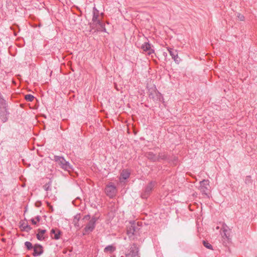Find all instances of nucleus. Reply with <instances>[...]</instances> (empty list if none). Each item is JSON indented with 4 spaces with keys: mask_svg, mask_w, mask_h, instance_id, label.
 <instances>
[{
    "mask_svg": "<svg viewBox=\"0 0 257 257\" xmlns=\"http://www.w3.org/2000/svg\"><path fill=\"white\" fill-rule=\"evenodd\" d=\"M203 244L204 246L205 247H206L207 248L213 250L212 246L208 241L204 240L203 241Z\"/></svg>",
    "mask_w": 257,
    "mask_h": 257,
    "instance_id": "obj_25",
    "label": "nucleus"
},
{
    "mask_svg": "<svg viewBox=\"0 0 257 257\" xmlns=\"http://www.w3.org/2000/svg\"><path fill=\"white\" fill-rule=\"evenodd\" d=\"M146 156L149 160L153 162H157L158 160L157 156L152 152L146 153Z\"/></svg>",
    "mask_w": 257,
    "mask_h": 257,
    "instance_id": "obj_14",
    "label": "nucleus"
},
{
    "mask_svg": "<svg viewBox=\"0 0 257 257\" xmlns=\"http://www.w3.org/2000/svg\"><path fill=\"white\" fill-rule=\"evenodd\" d=\"M156 185V182L155 181L150 182L146 186L144 192L142 194V197L143 198H147L148 197V196L150 194L151 192H152Z\"/></svg>",
    "mask_w": 257,
    "mask_h": 257,
    "instance_id": "obj_7",
    "label": "nucleus"
},
{
    "mask_svg": "<svg viewBox=\"0 0 257 257\" xmlns=\"http://www.w3.org/2000/svg\"><path fill=\"white\" fill-rule=\"evenodd\" d=\"M245 183L247 185H250L252 184V180L250 176H247L245 179Z\"/></svg>",
    "mask_w": 257,
    "mask_h": 257,
    "instance_id": "obj_26",
    "label": "nucleus"
},
{
    "mask_svg": "<svg viewBox=\"0 0 257 257\" xmlns=\"http://www.w3.org/2000/svg\"><path fill=\"white\" fill-rule=\"evenodd\" d=\"M138 251V247L137 244H133L130 248V252L126 254V257H140Z\"/></svg>",
    "mask_w": 257,
    "mask_h": 257,
    "instance_id": "obj_9",
    "label": "nucleus"
},
{
    "mask_svg": "<svg viewBox=\"0 0 257 257\" xmlns=\"http://www.w3.org/2000/svg\"><path fill=\"white\" fill-rule=\"evenodd\" d=\"M34 96L31 94H27L25 96V99L30 102H32L34 99Z\"/></svg>",
    "mask_w": 257,
    "mask_h": 257,
    "instance_id": "obj_22",
    "label": "nucleus"
},
{
    "mask_svg": "<svg viewBox=\"0 0 257 257\" xmlns=\"http://www.w3.org/2000/svg\"><path fill=\"white\" fill-rule=\"evenodd\" d=\"M99 20H101L100 18L99 13L97 12L93 13L92 22Z\"/></svg>",
    "mask_w": 257,
    "mask_h": 257,
    "instance_id": "obj_21",
    "label": "nucleus"
},
{
    "mask_svg": "<svg viewBox=\"0 0 257 257\" xmlns=\"http://www.w3.org/2000/svg\"><path fill=\"white\" fill-rule=\"evenodd\" d=\"M130 173L127 170H123L120 174V179L126 180L130 177Z\"/></svg>",
    "mask_w": 257,
    "mask_h": 257,
    "instance_id": "obj_15",
    "label": "nucleus"
},
{
    "mask_svg": "<svg viewBox=\"0 0 257 257\" xmlns=\"http://www.w3.org/2000/svg\"><path fill=\"white\" fill-rule=\"evenodd\" d=\"M139 229L138 222H130V224L127 227V234L130 236L136 235L138 233Z\"/></svg>",
    "mask_w": 257,
    "mask_h": 257,
    "instance_id": "obj_4",
    "label": "nucleus"
},
{
    "mask_svg": "<svg viewBox=\"0 0 257 257\" xmlns=\"http://www.w3.org/2000/svg\"><path fill=\"white\" fill-rule=\"evenodd\" d=\"M54 160L58 163L60 168L65 171L69 172L72 169V166L62 157L54 156Z\"/></svg>",
    "mask_w": 257,
    "mask_h": 257,
    "instance_id": "obj_1",
    "label": "nucleus"
},
{
    "mask_svg": "<svg viewBox=\"0 0 257 257\" xmlns=\"http://www.w3.org/2000/svg\"><path fill=\"white\" fill-rule=\"evenodd\" d=\"M115 250V247L112 245H108L106 247H105L104 249V251L105 252H109V253H112Z\"/></svg>",
    "mask_w": 257,
    "mask_h": 257,
    "instance_id": "obj_19",
    "label": "nucleus"
},
{
    "mask_svg": "<svg viewBox=\"0 0 257 257\" xmlns=\"http://www.w3.org/2000/svg\"><path fill=\"white\" fill-rule=\"evenodd\" d=\"M33 255L34 256H39L43 253V247L39 244H36L34 246Z\"/></svg>",
    "mask_w": 257,
    "mask_h": 257,
    "instance_id": "obj_10",
    "label": "nucleus"
},
{
    "mask_svg": "<svg viewBox=\"0 0 257 257\" xmlns=\"http://www.w3.org/2000/svg\"><path fill=\"white\" fill-rule=\"evenodd\" d=\"M168 50L170 55L171 56L172 59H174L175 62L178 64L180 61V59L179 58L178 56V52L177 50H174L172 48H168Z\"/></svg>",
    "mask_w": 257,
    "mask_h": 257,
    "instance_id": "obj_11",
    "label": "nucleus"
},
{
    "mask_svg": "<svg viewBox=\"0 0 257 257\" xmlns=\"http://www.w3.org/2000/svg\"><path fill=\"white\" fill-rule=\"evenodd\" d=\"M83 219L85 220H89L90 219V216L89 215H85Z\"/></svg>",
    "mask_w": 257,
    "mask_h": 257,
    "instance_id": "obj_29",
    "label": "nucleus"
},
{
    "mask_svg": "<svg viewBox=\"0 0 257 257\" xmlns=\"http://www.w3.org/2000/svg\"><path fill=\"white\" fill-rule=\"evenodd\" d=\"M40 206L39 204H38L37 206Z\"/></svg>",
    "mask_w": 257,
    "mask_h": 257,
    "instance_id": "obj_35",
    "label": "nucleus"
},
{
    "mask_svg": "<svg viewBox=\"0 0 257 257\" xmlns=\"http://www.w3.org/2000/svg\"><path fill=\"white\" fill-rule=\"evenodd\" d=\"M31 221L33 224L36 225L37 224V221L35 220L34 218L31 219Z\"/></svg>",
    "mask_w": 257,
    "mask_h": 257,
    "instance_id": "obj_30",
    "label": "nucleus"
},
{
    "mask_svg": "<svg viewBox=\"0 0 257 257\" xmlns=\"http://www.w3.org/2000/svg\"><path fill=\"white\" fill-rule=\"evenodd\" d=\"M47 204H48V206L49 207L51 211H53V207H52V206L51 205H50V204L48 202L47 203Z\"/></svg>",
    "mask_w": 257,
    "mask_h": 257,
    "instance_id": "obj_33",
    "label": "nucleus"
},
{
    "mask_svg": "<svg viewBox=\"0 0 257 257\" xmlns=\"http://www.w3.org/2000/svg\"><path fill=\"white\" fill-rule=\"evenodd\" d=\"M237 17L238 18V19L240 21H244V17L241 15V14H238V15H237Z\"/></svg>",
    "mask_w": 257,
    "mask_h": 257,
    "instance_id": "obj_28",
    "label": "nucleus"
},
{
    "mask_svg": "<svg viewBox=\"0 0 257 257\" xmlns=\"http://www.w3.org/2000/svg\"><path fill=\"white\" fill-rule=\"evenodd\" d=\"M227 228L228 227L226 225L225 226H223V228H222V232H223V234H222V237L223 238L225 237L226 238H227L228 240H229V230H228L227 229Z\"/></svg>",
    "mask_w": 257,
    "mask_h": 257,
    "instance_id": "obj_16",
    "label": "nucleus"
},
{
    "mask_svg": "<svg viewBox=\"0 0 257 257\" xmlns=\"http://www.w3.org/2000/svg\"><path fill=\"white\" fill-rule=\"evenodd\" d=\"M25 245L28 250H31L34 248V246L32 243L29 241H26L25 242Z\"/></svg>",
    "mask_w": 257,
    "mask_h": 257,
    "instance_id": "obj_23",
    "label": "nucleus"
},
{
    "mask_svg": "<svg viewBox=\"0 0 257 257\" xmlns=\"http://www.w3.org/2000/svg\"><path fill=\"white\" fill-rule=\"evenodd\" d=\"M95 12L99 13V11H98V10H97V9L95 7H94L93 13H95Z\"/></svg>",
    "mask_w": 257,
    "mask_h": 257,
    "instance_id": "obj_32",
    "label": "nucleus"
},
{
    "mask_svg": "<svg viewBox=\"0 0 257 257\" xmlns=\"http://www.w3.org/2000/svg\"><path fill=\"white\" fill-rule=\"evenodd\" d=\"M117 192V189L115 186L112 183L107 185L105 188V193L106 195L110 198L114 197Z\"/></svg>",
    "mask_w": 257,
    "mask_h": 257,
    "instance_id": "obj_5",
    "label": "nucleus"
},
{
    "mask_svg": "<svg viewBox=\"0 0 257 257\" xmlns=\"http://www.w3.org/2000/svg\"><path fill=\"white\" fill-rule=\"evenodd\" d=\"M97 220L96 217L93 216L91 218L84 229V235L88 234L94 230Z\"/></svg>",
    "mask_w": 257,
    "mask_h": 257,
    "instance_id": "obj_3",
    "label": "nucleus"
},
{
    "mask_svg": "<svg viewBox=\"0 0 257 257\" xmlns=\"http://www.w3.org/2000/svg\"><path fill=\"white\" fill-rule=\"evenodd\" d=\"M157 158L158 160L157 161H160L161 160H168V156L165 153H160L159 155L157 156Z\"/></svg>",
    "mask_w": 257,
    "mask_h": 257,
    "instance_id": "obj_18",
    "label": "nucleus"
},
{
    "mask_svg": "<svg viewBox=\"0 0 257 257\" xmlns=\"http://www.w3.org/2000/svg\"><path fill=\"white\" fill-rule=\"evenodd\" d=\"M36 219L37 220V222H39L41 220V217L40 216H37L36 217Z\"/></svg>",
    "mask_w": 257,
    "mask_h": 257,
    "instance_id": "obj_31",
    "label": "nucleus"
},
{
    "mask_svg": "<svg viewBox=\"0 0 257 257\" xmlns=\"http://www.w3.org/2000/svg\"><path fill=\"white\" fill-rule=\"evenodd\" d=\"M8 114L6 104L0 105V118L3 122H6L7 120Z\"/></svg>",
    "mask_w": 257,
    "mask_h": 257,
    "instance_id": "obj_8",
    "label": "nucleus"
},
{
    "mask_svg": "<svg viewBox=\"0 0 257 257\" xmlns=\"http://www.w3.org/2000/svg\"><path fill=\"white\" fill-rule=\"evenodd\" d=\"M51 182H49L48 183H46L45 185H44L43 186V188L45 190L48 191L51 190Z\"/></svg>",
    "mask_w": 257,
    "mask_h": 257,
    "instance_id": "obj_27",
    "label": "nucleus"
},
{
    "mask_svg": "<svg viewBox=\"0 0 257 257\" xmlns=\"http://www.w3.org/2000/svg\"><path fill=\"white\" fill-rule=\"evenodd\" d=\"M142 49L144 51L148 52V54L149 55L154 53V50L151 49V45L148 43L143 44L142 46Z\"/></svg>",
    "mask_w": 257,
    "mask_h": 257,
    "instance_id": "obj_12",
    "label": "nucleus"
},
{
    "mask_svg": "<svg viewBox=\"0 0 257 257\" xmlns=\"http://www.w3.org/2000/svg\"><path fill=\"white\" fill-rule=\"evenodd\" d=\"M46 232V230L38 229V233L37 234V238L39 240H42L45 238L44 234Z\"/></svg>",
    "mask_w": 257,
    "mask_h": 257,
    "instance_id": "obj_17",
    "label": "nucleus"
},
{
    "mask_svg": "<svg viewBox=\"0 0 257 257\" xmlns=\"http://www.w3.org/2000/svg\"><path fill=\"white\" fill-rule=\"evenodd\" d=\"M199 183V190L203 194L207 195L210 188L209 181L208 180H203Z\"/></svg>",
    "mask_w": 257,
    "mask_h": 257,
    "instance_id": "obj_6",
    "label": "nucleus"
},
{
    "mask_svg": "<svg viewBox=\"0 0 257 257\" xmlns=\"http://www.w3.org/2000/svg\"><path fill=\"white\" fill-rule=\"evenodd\" d=\"M121 257H123V256H121Z\"/></svg>",
    "mask_w": 257,
    "mask_h": 257,
    "instance_id": "obj_36",
    "label": "nucleus"
},
{
    "mask_svg": "<svg viewBox=\"0 0 257 257\" xmlns=\"http://www.w3.org/2000/svg\"><path fill=\"white\" fill-rule=\"evenodd\" d=\"M50 234L52 238L58 239L60 237L61 231L57 229H52L51 230Z\"/></svg>",
    "mask_w": 257,
    "mask_h": 257,
    "instance_id": "obj_13",
    "label": "nucleus"
},
{
    "mask_svg": "<svg viewBox=\"0 0 257 257\" xmlns=\"http://www.w3.org/2000/svg\"><path fill=\"white\" fill-rule=\"evenodd\" d=\"M67 250L66 249H63V253L64 254H66V253H67Z\"/></svg>",
    "mask_w": 257,
    "mask_h": 257,
    "instance_id": "obj_34",
    "label": "nucleus"
},
{
    "mask_svg": "<svg viewBox=\"0 0 257 257\" xmlns=\"http://www.w3.org/2000/svg\"><path fill=\"white\" fill-rule=\"evenodd\" d=\"M154 94L156 95V96L157 97V99H160L161 94L158 92L155 91ZM149 97L151 98L156 99L155 96H154V94H153V93L150 94Z\"/></svg>",
    "mask_w": 257,
    "mask_h": 257,
    "instance_id": "obj_24",
    "label": "nucleus"
},
{
    "mask_svg": "<svg viewBox=\"0 0 257 257\" xmlns=\"http://www.w3.org/2000/svg\"><path fill=\"white\" fill-rule=\"evenodd\" d=\"M90 27L92 30H94V32H106V30L105 27V24L101 19L91 22L90 23Z\"/></svg>",
    "mask_w": 257,
    "mask_h": 257,
    "instance_id": "obj_2",
    "label": "nucleus"
},
{
    "mask_svg": "<svg viewBox=\"0 0 257 257\" xmlns=\"http://www.w3.org/2000/svg\"><path fill=\"white\" fill-rule=\"evenodd\" d=\"M21 227L22 230L27 232H29L30 230L32 229V227L29 225L25 223L22 224Z\"/></svg>",
    "mask_w": 257,
    "mask_h": 257,
    "instance_id": "obj_20",
    "label": "nucleus"
}]
</instances>
